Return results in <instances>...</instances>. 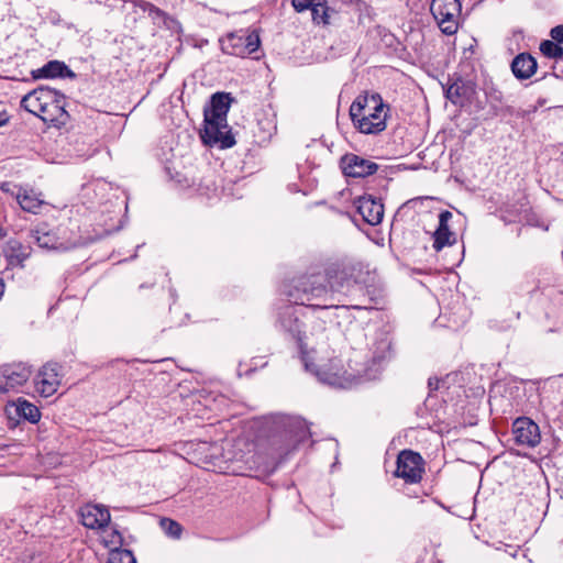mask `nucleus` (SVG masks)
I'll list each match as a JSON object with an SVG mask.
<instances>
[{
	"mask_svg": "<svg viewBox=\"0 0 563 563\" xmlns=\"http://www.w3.org/2000/svg\"><path fill=\"white\" fill-rule=\"evenodd\" d=\"M21 107L54 126H64L69 120L66 97L47 86L37 87L26 93L21 100Z\"/></svg>",
	"mask_w": 563,
	"mask_h": 563,
	"instance_id": "f257e3e1",
	"label": "nucleus"
},
{
	"mask_svg": "<svg viewBox=\"0 0 563 563\" xmlns=\"http://www.w3.org/2000/svg\"><path fill=\"white\" fill-rule=\"evenodd\" d=\"M232 98L227 92H216L210 100V108L203 111L205 129L201 137L208 144H220L221 148H230L235 144L234 136L228 125V112Z\"/></svg>",
	"mask_w": 563,
	"mask_h": 563,
	"instance_id": "f03ea898",
	"label": "nucleus"
},
{
	"mask_svg": "<svg viewBox=\"0 0 563 563\" xmlns=\"http://www.w3.org/2000/svg\"><path fill=\"white\" fill-rule=\"evenodd\" d=\"M284 292L290 302L314 309H329L336 307L332 292L324 285V277L320 272H312L291 280L285 286Z\"/></svg>",
	"mask_w": 563,
	"mask_h": 563,
	"instance_id": "7ed1b4c3",
	"label": "nucleus"
},
{
	"mask_svg": "<svg viewBox=\"0 0 563 563\" xmlns=\"http://www.w3.org/2000/svg\"><path fill=\"white\" fill-rule=\"evenodd\" d=\"M388 107L380 95L358 96L350 107V117L354 126L364 134H378L386 129Z\"/></svg>",
	"mask_w": 563,
	"mask_h": 563,
	"instance_id": "20e7f679",
	"label": "nucleus"
},
{
	"mask_svg": "<svg viewBox=\"0 0 563 563\" xmlns=\"http://www.w3.org/2000/svg\"><path fill=\"white\" fill-rule=\"evenodd\" d=\"M277 432L269 439L274 457H284L311 437L305 419L297 416H280L276 422Z\"/></svg>",
	"mask_w": 563,
	"mask_h": 563,
	"instance_id": "39448f33",
	"label": "nucleus"
},
{
	"mask_svg": "<svg viewBox=\"0 0 563 563\" xmlns=\"http://www.w3.org/2000/svg\"><path fill=\"white\" fill-rule=\"evenodd\" d=\"M430 11L442 33L453 35L457 32L461 14L459 0H432Z\"/></svg>",
	"mask_w": 563,
	"mask_h": 563,
	"instance_id": "423d86ee",
	"label": "nucleus"
},
{
	"mask_svg": "<svg viewBox=\"0 0 563 563\" xmlns=\"http://www.w3.org/2000/svg\"><path fill=\"white\" fill-rule=\"evenodd\" d=\"M423 460L419 453L410 450H404L397 459L395 475L402 478L406 483H419L423 473Z\"/></svg>",
	"mask_w": 563,
	"mask_h": 563,
	"instance_id": "0eeeda50",
	"label": "nucleus"
},
{
	"mask_svg": "<svg viewBox=\"0 0 563 563\" xmlns=\"http://www.w3.org/2000/svg\"><path fill=\"white\" fill-rule=\"evenodd\" d=\"M62 383V365L57 362H47L35 376L36 391L43 397L53 396Z\"/></svg>",
	"mask_w": 563,
	"mask_h": 563,
	"instance_id": "6e6552de",
	"label": "nucleus"
},
{
	"mask_svg": "<svg viewBox=\"0 0 563 563\" xmlns=\"http://www.w3.org/2000/svg\"><path fill=\"white\" fill-rule=\"evenodd\" d=\"M356 267L350 261H339L329 264L324 269V282L327 280L330 291H339L345 285H349L354 278Z\"/></svg>",
	"mask_w": 563,
	"mask_h": 563,
	"instance_id": "1a4fd4ad",
	"label": "nucleus"
},
{
	"mask_svg": "<svg viewBox=\"0 0 563 563\" xmlns=\"http://www.w3.org/2000/svg\"><path fill=\"white\" fill-rule=\"evenodd\" d=\"M260 36L252 32L247 35L229 34L222 42V51L225 54L244 57L256 52L260 47Z\"/></svg>",
	"mask_w": 563,
	"mask_h": 563,
	"instance_id": "9d476101",
	"label": "nucleus"
},
{
	"mask_svg": "<svg viewBox=\"0 0 563 563\" xmlns=\"http://www.w3.org/2000/svg\"><path fill=\"white\" fill-rule=\"evenodd\" d=\"M278 324L282 331L287 333L291 339H295L298 343L301 358L305 362L306 367L308 364L306 362V345L303 343V331H302V322L299 320L296 309L294 307H286L279 313Z\"/></svg>",
	"mask_w": 563,
	"mask_h": 563,
	"instance_id": "9b49d317",
	"label": "nucleus"
},
{
	"mask_svg": "<svg viewBox=\"0 0 563 563\" xmlns=\"http://www.w3.org/2000/svg\"><path fill=\"white\" fill-rule=\"evenodd\" d=\"M340 166L346 177L364 178L375 174L378 165L356 154L349 153L341 157Z\"/></svg>",
	"mask_w": 563,
	"mask_h": 563,
	"instance_id": "f8f14e48",
	"label": "nucleus"
},
{
	"mask_svg": "<svg viewBox=\"0 0 563 563\" xmlns=\"http://www.w3.org/2000/svg\"><path fill=\"white\" fill-rule=\"evenodd\" d=\"M514 439L517 444L534 448L540 443L539 426L527 417L517 418L512 423Z\"/></svg>",
	"mask_w": 563,
	"mask_h": 563,
	"instance_id": "ddd939ff",
	"label": "nucleus"
},
{
	"mask_svg": "<svg viewBox=\"0 0 563 563\" xmlns=\"http://www.w3.org/2000/svg\"><path fill=\"white\" fill-rule=\"evenodd\" d=\"M79 516L88 529H102L110 522L109 509L102 505L87 504L80 508Z\"/></svg>",
	"mask_w": 563,
	"mask_h": 563,
	"instance_id": "4468645a",
	"label": "nucleus"
},
{
	"mask_svg": "<svg viewBox=\"0 0 563 563\" xmlns=\"http://www.w3.org/2000/svg\"><path fill=\"white\" fill-rule=\"evenodd\" d=\"M30 376V367L25 364L19 363L3 366L1 368V377L4 382L3 385H0V394L22 386L27 382Z\"/></svg>",
	"mask_w": 563,
	"mask_h": 563,
	"instance_id": "2eb2a0df",
	"label": "nucleus"
},
{
	"mask_svg": "<svg viewBox=\"0 0 563 563\" xmlns=\"http://www.w3.org/2000/svg\"><path fill=\"white\" fill-rule=\"evenodd\" d=\"M357 212L362 216L363 220L369 225H377L384 218V206L373 196L360 197L356 201Z\"/></svg>",
	"mask_w": 563,
	"mask_h": 563,
	"instance_id": "dca6fc26",
	"label": "nucleus"
},
{
	"mask_svg": "<svg viewBox=\"0 0 563 563\" xmlns=\"http://www.w3.org/2000/svg\"><path fill=\"white\" fill-rule=\"evenodd\" d=\"M452 218L453 214L449 210H443L439 214V225L433 233V249L438 252L456 242L455 233L450 230L449 225Z\"/></svg>",
	"mask_w": 563,
	"mask_h": 563,
	"instance_id": "f3484780",
	"label": "nucleus"
},
{
	"mask_svg": "<svg viewBox=\"0 0 563 563\" xmlns=\"http://www.w3.org/2000/svg\"><path fill=\"white\" fill-rule=\"evenodd\" d=\"M510 68L517 79L526 80L537 73L538 63L531 54L520 53L512 59Z\"/></svg>",
	"mask_w": 563,
	"mask_h": 563,
	"instance_id": "a211bd4d",
	"label": "nucleus"
},
{
	"mask_svg": "<svg viewBox=\"0 0 563 563\" xmlns=\"http://www.w3.org/2000/svg\"><path fill=\"white\" fill-rule=\"evenodd\" d=\"M474 85L462 78L455 79L445 90V97L454 104H462L474 93Z\"/></svg>",
	"mask_w": 563,
	"mask_h": 563,
	"instance_id": "6ab92c4d",
	"label": "nucleus"
},
{
	"mask_svg": "<svg viewBox=\"0 0 563 563\" xmlns=\"http://www.w3.org/2000/svg\"><path fill=\"white\" fill-rule=\"evenodd\" d=\"M14 412L15 416L23 418L31 423H37L41 419L40 409L25 399L19 398L16 402L7 409L8 417Z\"/></svg>",
	"mask_w": 563,
	"mask_h": 563,
	"instance_id": "aec40b11",
	"label": "nucleus"
},
{
	"mask_svg": "<svg viewBox=\"0 0 563 563\" xmlns=\"http://www.w3.org/2000/svg\"><path fill=\"white\" fill-rule=\"evenodd\" d=\"M67 75L73 76L74 74L65 63L59 60H49L43 67L32 70V77L34 79L64 77Z\"/></svg>",
	"mask_w": 563,
	"mask_h": 563,
	"instance_id": "412c9836",
	"label": "nucleus"
},
{
	"mask_svg": "<svg viewBox=\"0 0 563 563\" xmlns=\"http://www.w3.org/2000/svg\"><path fill=\"white\" fill-rule=\"evenodd\" d=\"M310 11L312 22L323 27L330 25L332 15L336 14V10L329 7L327 0L316 1Z\"/></svg>",
	"mask_w": 563,
	"mask_h": 563,
	"instance_id": "4be33fe9",
	"label": "nucleus"
},
{
	"mask_svg": "<svg viewBox=\"0 0 563 563\" xmlns=\"http://www.w3.org/2000/svg\"><path fill=\"white\" fill-rule=\"evenodd\" d=\"M16 200L24 211L37 213L44 201L32 189H20Z\"/></svg>",
	"mask_w": 563,
	"mask_h": 563,
	"instance_id": "5701e85b",
	"label": "nucleus"
},
{
	"mask_svg": "<svg viewBox=\"0 0 563 563\" xmlns=\"http://www.w3.org/2000/svg\"><path fill=\"white\" fill-rule=\"evenodd\" d=\"M32 239L43 249H54L57 242L56 235L44 228L32 231Z\"/></svg>",
	"mask_w": 563,
	"mask_h": 563,
	"instance_id": "b1692460",
	"label": "nucleus"
},
{
	"mask_svg": "<svg viewBox=\"0 0 563 563\" xmlns=\"http://www.w3.org/2000/svg\"><path fill=\"white\" fill-rule=\"evenodd\" d=\"M107 563H136V559L130 550L110 549Z\"/></svg>",
	"mask_w": 563,
	"mask_h": 563,
	"instance_id": "393cba45",
	"label": "nucleus"
},
{
	"mask_svg": "<svg viewBox=\"0 0 563 563\" xmlns=\"http://www.w3.org/2000/svg\"><path fill=\"white\" fill-rule=\"evenodd\" d=\"M540 52L548 58L561 59L563 57V48L550 40L541 42Z\"/></svg>",
	"mask_w": 563,
	"mask_h": 563,
	"instance_id": "a878e982",
	"label": "nucleus"
},
{
	"mask_svg": "<svg viewBox=\"0 0 563 563\" xmlns=\"http://www.w3.org/2000/svg\"><path fill=\"white\" fill-rule=\"evenodd\" d=\"M104 544L106 547L110 549H122L123 544V537L121 532L117 529H112L106 537H104Z\"/></svg>",
	"mask_w": 563,
	"mask_h": 563,
	"instance_id": "bb28decb",
	"label": "nucleus"
},
{
	"mask_svg": "<svg viewBox=\"0 0 563 563\" xmlns=\"http://www.w3.org/2000/svg\"><path fill=\"white\" fill-rule=\"evenodd\" d=\"M162 528L165 530V532L173 538H179L181 534V526L172 519L165 518L161 521Z\"/></svg>",
	"mask_w": 563,
	"mask_h": 563,
	"instance_id": "cd10ccee",
	"label": "nucleus"
},
{
	"mask_svg": "<svg viewBox=\"0 0 563 563\" xmlns=\"http://www.w3.org/2000/svg\"><path fill=\"white\" fill-rule=\"evenodd\" d=\"M139 7L141 9H143L144 11H147L148 14L153 18H156V16H164L165 13L159 9L157 8L156 5H154L153 3H150V2H145V1H140L139 2Z\"/></svg>",
	"mask_w": 563,
	"mask_h": 563,
	"instance_id": "c85d7f7f",
	"label": "nucleus"
},
{
	"mask_svg": "<svg viewBox=\"0 0 563 563\" xmlns=\"http://www.w3.org/2000/svg\"><path fill=\"white\" fill-rule=\"evenodd\" d=\"M551 37L560 44H563V24L556 25L550 31Z\"/></svg>",
	"mask_w": 563,
	"mask_h": 563,
	"instance_id": "c756f323",
	"label": "nucleus"
},
{
	"mask_svg": "<svg viewBox=\"0 0 563 563\" xmlns=\"http://www.w3.org/2000/svg\"><path fill=\"white\" fill-rule=\"evenodd\" d=\"M10 117L5 110L0 111V126L8 124Z\"/></svg>",
	"mask_w": 563,
	"mask_h": 563,
	"instance_id": "7c9ffc66",
	"label": "nucleus"
},
{
	"mask_svg": "<svg viewBox=\"0 0 563 563\" xmlns=\"http://www.w3.org/2000/svg\"><path fill=\"white\" fill-rule=\"evenodd\" d=\"M8 245L10 246V249L12 251H16V250H21L22 249L21 243L19 241H16V240L9 241Z\"/></svg>",
	"mask_w": 563,
	"mask_h": 563,
	"instance_id": "2f4dec72",
	"label": "nucleus"
},
{
	"mask_svg": "<svg viewBox=\"0 0 563 563\" xmlns=\"http://www.w3.org/2000/svg\"><path fill=\"white\" fill-rule=\"evenodd\" d=\"M26 257H27V254H25V253H21V254L16 255V258L19 260V262H23Z\"/></svg>",
	"mask_w": 563,
	"mask_h": 563,
	"instance_id": "473e14b6",
	"label": "nucleus"
},
{
	"mask_svg": "<svg viewBox=\"0 0 563 563\" xmlns=\"http://www.w3.org/2000/svg\"><path fill=\"white\" fill-rule=\"evenodd\" d=\"M8 187H9V184H8V183H4V184H2V185H1V190H3V191H9V188H8Z\"/></svg>",
	"mask_w": 563,
	"mask_h": 563,
	"instance_id": "72a5a7b5",
	"label": "nucleus"
}]
</instances>
